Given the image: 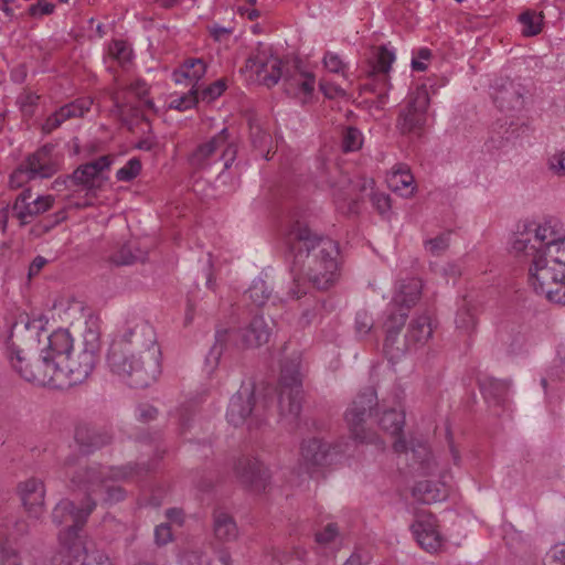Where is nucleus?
<instances>
[{"label":"nucleus","mask_w":565,"mask_h":565,"mask_svg":"<svg viewBox=\"0 0 565 565\" xmlns=\"http://www.w3.org/2000/svg\"><path fill=\"white\" fill-rule=\"evenodd\" d=\"M63 475L70 481V488L84 495L79 505L68 499L61 500L52 512L53 522L66 524L65 533L60 534L67 547L75 541H82L77 532L95 510L98 502L114 504L122 501L126 490L121 482L139 477L149 468L140 465L108 467L97 462H87L78 456H68L63 461Z\"/></svg>","instance_id":"1"},{"label":"nucleus","mask_w":565,"mask_h":565,"mask_svg":"<svg viewBox=\"0 0 565 565\" xmlns=\"http://www.w3.org/2000/svg\"><path fill=\"white\" fill-rule=\"evenodd\" d=\"M161 347L154 328L146 320H131L115 339L107 365L127 386L146 388L161 374Z\"/></svg>","instance_id":"2"},{"label":"nucleus","mask_w":565,"mask_h":565,"mask_svg":"<svg viewBox=\"0 0 565 565\" xmlns=\"http://www.w3.org/2000/svg\"><path fill=\"white\" fill-rule=\"evenodd\" d=\"M285 243L294 257V268L301 271L319 290L329 289L338 278L339 248L329 237L312 234L301 221L290 223Z\"/></svg>","instance_id":"3"},{"label":"nucleus","mask_w":565,"mask_h":565,"mask_svg":"<svg viewBox=\"0 0 565 565\" xmlns=\"http://www.w3.org/2000/svg\"><path fill=\"white\" fill-rule=\"evenodd\" d=\"M407 312H390L385 322L386 337L384 350L390 359H398L406 352L416 349L427 342L433 334L431 319L428 313H423L412 320L405 339L398 340V332L404 327Z\"/></svg>","instance_id":"4"},{"label":"nucleus","mask_w":565,"mask_h":565,"mask_svg":"<svg viewBox=\"0 0 565 565\" xmlns=\"http://www.w3.org/2000/svg\"><path fill=\"white\" fill-rule=\"evenodd\" d=\"M534 243L526 235H521L514 239L512 249L516 255H524L531 257V266L529 268V281L533 287L534 291L541 295L540 281L536 278V269L543 265L544 258H546L548 248L552 244L561 242L564 237H559L556 231V224H553L551 220L544 221L535 226Z\"/></svg>","instance_id":"5"},{"label":"nucleus","mask_w":565,"mask_h":565,"mask_svg":"<svg viewBox=\"0 0 565 565\" xmlns=\"http://www.w3.org/2000/svg\"><path fill=\"white\" fill-rule=\"evenodd\" d=\"M536 278L542 296L565 306V237L548 248L543 265L536 269Z\"/></svg>","instance_id":"6"},{"label":"nucleus","mask_w":565,"mask_h":565,"mask_svg":"<svg viewBox=\"0 0 565 565\" xmlns=\"http://www.w3.org/2000/svg\"><path fill=\"white\" fill-rule=\"evenodd\" d=\"M267 409V399H257L254 387L243 385L232 396L226 418L235 427L246 425L248 429H256L266 423Z\"/></svg>","instance_id":"7"},{"label":"nucleus","mask_w":565,"mask_h":565,"mask_svg":"<svg viewBox=\"0 0 565 565\" xmlns=\"http://www.w3.org/2000/svg\"><path fill=\"white\" fill-rule=\"evenodd\" d=\"M302 375L297 360L286 361L281 366L279 379L278 408L281 419L292 424L298 419L302 408Z\"/></svg>","instance_id":"8"},{"label":"nucleus","mask_w":565,"mask_h":565,"mask_svg":"<svg viewBox=\"0 0 565 565\" xmlns=\"http://www.w3.org/2000/svg\"><path fill=\"white\" fill-rule=\"evenodd\" d=\"M379 407L377 394L373 387L361 391L345 411L344 419L351 436L359 443L377 444L380 438L365 427L366 419Z\"/></svg>","instance_id":"9"},{"label":"nucleus","mask_w":565,"mask_h":565,"mask_svg":"<svg viewBox=\"0 0 565 565\" xmlns=\"http://www.w3.org/2000/svg\"><path fill=\"white\" fill-rule=\"evenodd\" d=\"M98 361L97 348L94 344L85 347L78 351L75 355L70 354V360H66L64 364L58 369L54 367V371H47V373H39L35 376L41 382H50L60 377L62 386L64 385H76L85 381L96 366Z\"/></svg>","instance_id":"10"},{"label":"nucleus","mask_w":565,"mask_h":565,"mask_svg":"<svg viewBox=\"0 0 565 565\" xmlns=\"http://www.w3.org/2000/svg\"><path fill=\"white\" fill-rule=\"evenodd\" d=\"M237 147L228 141L227 129H222L217 135L200 143L189 157L190 164L195 169H205L211 164L223 161L224 170L235 161Z\"/></svg>","instance_id":"11"},{"label":"nucleus","mask_w":565,"mask_h":565,"mask_svg":"<svg viewBox=\"0 0 565 565\" xmlns=\"http://www.w3.org/2000/svg\"><path fill=\"white\" fill-rule=\"evenodd\" d=\"M429 102V94L425 86L417 87L408 95L396 121V128L402 135L420 136L423 134L428 119Z\"/></svg>","instance_id":"12"},{"label":"nucleus","mask_w":565,"mask_h":565,"mask_svg":"<svg viewBox=\"0 0 565 565\" xmlns=\"http://www.w3.org/2000/svg\"><path fill=\"white\" fill-rule=\"evenodd\" d=\"M110 164V157L102 156L96 160L81 164L72 174L64 179L57 178L54 181V185L55 188L62 184L67 188L78 186L86 192V195L93 198L105 181L103 172L109 169Z\"/></svg>","instance_id":"13"},{"label":"nucleus","mask_w":565,"mask_h":565,"mask_svg":"<svg viewBox=\"0 0 565 565\" xmlns=\"http://www.w3.org/2000/svg\"><path fill=\"white\" fill-rule=\"evenodd\" d=\"M8 355L12 367L25 381L36 385L62 387V381L60 377H56V380H52L50 382H41L35 379L39 373H47V371L53 372L54 367L57 366L52 362V360L45 359L43 353L36 360L31 361L24 350L12 341L8 348Z\"/></svg>","instance_id":"14"},{"label":"nucleus","mask_w":565,"mask_h":565,"mask_svg":"<svg viewBox=\"0 0 565 565\" xmlns=\"http://www.w3.org/2000/svg\"><path fill=\"white\" fill-rule=\"evenodd\" d=\"M55 203L51 194L34 196L31 189H25L18 194L12 204V215L21 225L33 222L41 214L50 211Z\"/></svg>","instance_id":"15"},{"label":"nucleus","mask_w":565,"mask_h":565,"mask_svg":"<svg viewBox=\"0 0 565 565\" xmlns=\"http://www.w3.org/2000/svg\"><path fill=\"white\" fill-rule=\"evenodd\" d=\"M284 62L268 50H258L246 62V67L256 74L257 81L266 86H275L282 77Z\"/></svg>","instance_id":"16"},{"label":"nucleus","mask_w":565,"mask_h":565,"mask_svg":"<svg viewBox=\"0 0 565 565\" xmlns=\"http://www.w3.org/2000/svg\"><path fill=\"white\" fill-rule=\"evenodd\" d=\"M393 449L397 454H404L406 460H412L411 467L419 473L431 475L435 471L436 462L425 441L412 439L408 447L407 443L398 437L393 444Z\"/></svg>","instance_id":"17"},{"label":"nucleus","mask_w":565,"mask_h":565,"mask_svg":"<svg viewBox=\"0 0 565 565\" xmlns=\"http://www.w3.org/2000/svg\"><path fill=\"white\" fill-rule=\"evenodd\" d=\"M412 530L416 541L425 551L436 553L441 548L444 537L439 532L437 519L433 514L418 513Z\"/></svg>","instance_id":"18"},{"label":"nucleus","mask_w":565,"mask_h":565,"mask_svg":"<svg viewBox=\"0 0 565 565\" xmlns=\"http://www.w3.org/2000/svg\"><path fill=\"white\" fill-rule=\"evenodd\" d=\"M281 79L285 92L290 96H307L315 88V76L303 71L298 61L284 64Z\"/></svg>","instance_id":"19"},{"label":"nucleus","mask_w":565,"mask_h":565,"mask_svg":"<svg viewBox=\"0 0 565 565\" xmlns=\"http://www.w3.org/2000/svg\"><path fill=\"white\" fill-rule=\"evenodd\" d=\"M234 471L242 483L250 487L255 491L266 489L269 473L267 468L256 458H239L234 466Z\"/></svg>","instance_id":"20"},{"label":"nucleus","mask_w":565,"mask_h":565,"mask_svg":"<svg viewBox=\"0 0 565 565\" xmlns=\"http://www.w3.org/2000/svg\"><path fill=\"white\" fill-rule=\"evenodd\" d=\"M21 502L33 518H39L44 512L45 487L42 480L30 478L19 483L18 487Z\"/></svg>","instance_id":"21"},{"label":"nucleus","mask_w":565,"mask_h":565,"mask_svg":"<svg viewBox=\"0 0 565 565\" xmlns=\"http://www.w3.org/2000/svg\"><path fill=\"white\" fill-rule=\"evenodd\" d=\"M394 61L395 53L387 46L382 45L376 49L369 76L374 78L376 85L383 86V88L379 90V98L382 103H384V99L387 96V90L391 87L388 73Z\"/></svg>","instance_id":"22"},{"label":"nucleus","mask_w":565,"mask_h":565,"mask_svg":"<svg viewBox=\"0 0 565 565\" xmlns=\"http://www.w3.org/2000/svg\"><path fill=\"white\" fill-rule=\"evenodd\" d=\"M525 88L522 84L504 79L494 90L493 100L501 110H520L524 105Z\"/></svg>","instance_id":"23"},{"label":"nucleus","mask_w":565,"mask_h":565,"mask_svg":"<svg viewBox=\"0 0 565 565\" xmlns=\"http://www.w3.org/2000/svg\"><path fill=\"white\" fill-rule=\"evenodd\" d=\"M47 340V347L42 350V353L60 369L73 353V339L67 330H57Z\"/></svg>","instance_id":"24"},{"label":"nucleus","mask_w":565,"mask_h":565,"mask_svg":"<svg viewBox=\"0 0 565 565\" xmlns=\"http://www.w3.org/2000/svg\"><path fill=\"white\" fill-rule=\"evenodd\" d=\"M23 167L34 179H47L57 172V166L51 157V149L44 146L35 152L29 154L22 161Z\"/></svg>","instance_id":"25"},{"label":"nucleus","mask_w":565,"mask_h":565,"mask_svg":"<svg viewBox=\"0 0 565 565\" xmlns=\"http://www.w3.org/2000/svg\"><path fill=\"white\" fill-rule=\"evenodd\" d=\"M422 281L418 278H409L403 281L392 301L391 312H407L418 301L422 294Z\"/></svg>","instance_id":"26"},{"label":"nucleus","mask_w":565,"mask_h":565,"mask_svg":"<svg viewBox=\"0 0 565 565\" xmlns=\"http://www.w3.org/2000/svg\"><path fill=\"white\" fill-rule=\"evenodd\" d=\"M329 446L320 439L312 438L301 445L300 466L308 473L326 462Z\"/></svg>","instance_id":"27"},{"label":"nucleus","mask_w":565,"mask_h":565,"mask_svg":"<svg viewBox=\"0 0 565 565\" xmlns=\"http://www.w3.org/2000/svg\"><path fill=\"white\" fill-rule=\"evenodd\" d=\"M67 565H113L108 556L100 551H89L83 541H75L68 546Z\"/></svg>","instance_id":"28"},{"label":"nucleus","mask_w":565,"mask_h":565,"mask_svg":"<svg viewBox=\"0 0 565 565\" xmlns=\"http://www.w3.org/2000/svg\"><path fill=\"white\" fill-rule=\"evenodd\" d=\"M412 493L418 502L431 504L447 499L449 489L444 482L425 480L417 482Z\"/></svg>","instance_id":"29"},{"label":"nucleus","mask_w":565,"mask_h":565,"mask_svg":"<svg viewBox=\"0 0 565 565\" xmlns=\"http://www.w3.org/2000/svg\"><path fill=\"white\" fill-rule=\"evenodd\" d=\"M213 533L220 542L235 541L238 536L235 519L224 510H215L213 513Z\"/></svg>","instance_id":"30"},{"label":"nucleus","mask_w":565,"mask_h":565,"mask_svg":"<svg viewBox=\"0 0 565 565\" xmlns=\"http://www.w3.org/2000/svg\"><path fill=\"white\" fill-rule=\"evenodd\" d=\"M271 328L263 316H255L248 327L242 330L243 343L246 347H259L269 341Z\"/></svg>","instance_id":"31"},{"label":"nucleus","mask_w":565,"mask_h":565,"mask_svg":"<svg viewBox=\"0 0 565 565\" xmlns=\"http://www.w3.org/2000/svg\"><path fill=\"white\" fill-rule=\"evenodd\" d=\"M480 388L488 403L505 406L509 398L510 382L494 377H486L480 383Z\"/></svg>","instance_id":"32"},{"label":"nucleus","mask_w":565,"mask_h":565,"mask_svg":"<svg viewBox=\"0 0 565 565\" xmlns=\"http://www.w3.org/2000/svg\"><path fill=\"white\" fill-rule=\"evenodd\" d=\"M75 439L83 450L92 451L110 444L113 436L107 430L78 427L75 431Z\"/></svg>","instance_id":"33"},{"label":"nucleus","mask_w":565,"mask_h":565,"mask_svg":"<svg viewBox=\"0 0 565 565\" xmlns=\"http://www.w3.org/2000/svg\"><path fill=\"white\" fill-rule=\"evenodd\" d=\"M387 184L392 191L405 198L412 196L415 190L414 177L405 166H399L387 177Z\"/></svg>","instance_id":"34"},{"label":"nucleus","mask_w":565,"mask_h":565,"mask_svg":"<svg viewBox=\"0 0 565 565\" xmlns=\"http://www.w3.org/2000/svg\"><path fill=\"white\" fill-rule=\"evenodd\" d=\"M206 73V63L202 58H188L181 67L173 72L175 83H182L189 79L196 86L198 82Z\"/></svg>","instance_id":"35"},{"label":"nucleus","mask_w":565,"mask_h":565,"mask_svg":"<svg viewBox=\"0 0 565 565\" xmlns=\"http://www.w3.org/2000/svg\"><path fill=\"white\" fill-rule=\"evenodd\" d=\"M455 322L462 332H472L477 326V305L465 298L458 308Z\"/></svg>","instance_id":"36"},{"label":"nucleus","mask_w":565,"mask_h":565,"mask_svg":"<svg viewBox=\"0 0 565 565\" xmlns=\"http://www.w3.org/2000/svg\"><path fill=\"white\" fill-rule=\"evenodd\" d=\"M145 258L146 253L139 249L135 243L128 242L111 254L110 262L117 266H127L142 262Z\"/></svg>","instance_id":"37"},{"label":"nucleus","mask_w":565,"mask_h":565,"mask_svg":"<svg viewBox=\"0 0 565 565\" xmlns=\"http://www.w3.org/2000/svg\"><path fill=\"white\" fill-rule=\"evenodd\" d=\"M405 424V414L402 411L395 408L385 409L379 419V425L382 429L390 433L393 436L398 435Z\"/></svg>","instance_id":"38"},{"label":"nucleus","mask_w":565,"mask_h":565,"mask_svg":"<svg viewBox=\"0 0 565 565\" xmlns=\"http://www.w3.org/2000/svg\"><path fill=\"white\" fill-rule=\"evenodd\" d=\"M227 330H217L215 334V343L211 348L210 352L205 358V364L207 372L212 373L218 365L220 359L223 354L224 343L227 339Z\"/></svg>","instance_id":"39"},{"label":"nucleus","mask_w":565,"mask_h":565,"mask_svg":"<svg viewBox=\"0 0 565 565\" xmlns=\"http://www.w3.org/2000/svg\"><path fill=\"white\" fill-rule=\"evenodd\" d=\"M519 21L522 25V34L525 36L537 35L542 30L543 17L534 11L523 12L519 17Z\"/></svg>","instance_id":"40"},{"label":"nucleus","mask_w":565,"mask_h":565,"mask_svg":"<svg viewBox=\"0 0 565 565\" xmlns=\"http://www.w3.org/2000/svg\"><path fill=\"white\" fill-rule=\"evenodd\" d=\"M247 295L257 307H262L270 298L271 290L264 279L257 278L248 288Z\"/></svg>","instance_id":"41"},{"label":"nucleus","mask_w":565,"mask_h":565,"mask_svg":"<svg viewBox=\"0 0 565 565\" xmlns=\"http://www.w3.org/2000/svg\"><path fill=\"white\" fill-rule=\"evenodd\" d=\"M92 104L93 100L89 97H82L62 106V108L64 109L65 116L68 120L83 117L87 111H89Z\"/></svg>","instance_id":"42"},{"label":"nucleus","mask_w":565,"mask_h":565,"mask_svg":"<svg viewBox=\"0 0 565 565\" xmlns=\"http://www.w3.org/2000/svg\"><path fill=\"white\" fill-rule=\"evenodd\" d=\"M363 135L352 126L347 127L342 132V149L344 152L356 151L362 147Z\"/></svg>","instance_id":"43"},{"label":"nucleus","mask_w":565,"mask_h":565,"mask_svg":"<svg viewBox=\"0 0 565 565\" xmlns=\"http://www.w3.org/2000/svg\"><path fill=\"white\" fill-rule=\"evenodd\" d=\"M450 243V232L441 233L434 238L426 239L424 243L425 249L433 256H440L444 254Z\"/></svg>","instance_id":"44"},{"label":"nucleus","mask_w":565,"mask_h":565,"mask_svg":"<svg viewBox=\"0 0 565 565\" xmlns=\"http://www.w3.org/2000/svg\"><path fill=\"white\" fill-rule=\"evenodd\" d=\"M109 55L119 64L125 65L130 62L132 51L125 41L115 40L109 45Z\"/></svg>","instance_id":"45"},{"label":"nucleus","mask_w":565,"mask_h":565,"mask_svg":"<svg viewBox=\"0 0 565 565\" xmlns=\"http://www.w3.org/2000/svg\"><path fill=\"white\" fill-rule=\"evenodd\" d=\"M39 98V95L32 92H24L18 96L17 104L23 116L32 117L34 115Z\"/></svg>","instance_id":"46"},{"label":"nucleus","mask_w":565,"mask_h":565,"mask_svg":"<svg viewBox=\"0 0 565 565\" xmlns=\"http://www.w3.org/2000/svg\"><path fill=\"white\" fill-rule=\"evenodd\" d=\"M141 171V162L138 158H131L129 161L116 172L119 181L129 182L134 180Z\"/></svg>","instance_id":"47"},{"label":"nucleus","mask_w":565,"mask_h":565,"mask_svg":"<svg viewBox=\"0 0 565 565\" xmlns=\"http://www.w3.org/2000/svg\"><path fill=\"white\" fill-rule=\"evenodd\" d=\"M250 140L255 148L264 150L271 142V137L260 125L252 124Z\"/></svg>","instance_id":"48"},{"label":"nucleus","mask_w":565,"mask_h":565,"mask_svg":"<svg viewBox=\"0 0 565 565\" xmlns=\"http://www.w3.org/2000/svg\"><path fill=\"white\" fill-rule=\"evenodd\" d=\"M67 120L64 109L60 107L56 111L51 114L42 125V131L44 134H51L53 130L61 127L63 122Z\"/></svg>","instance_id":"49"},{"label":"nucleus","mask_w":565,"mask_h":565,"mask_svg":"<svg viewBox=\"0 0 565 565\" xmlns=\"http://www.w3.org/2000/svg\"><path fill=\"white\" fill-rule=\"evenodd\" d=\"M323 65L329 72L345 75V64L340 56L333 52H327L324 54Z\"/></svg>","instance_id":"50"},{"label":"nucleus","mask_w":565,"mask_h":565,"mask_svg":"<svg viewBox=\"0 0 565 565\" xmlns=\"http://www.w3.org/2000/svg\"><path fill=\"white\" fill-rule=\"evenodd\" d=\"M225 88H226L225 79H223V78L217 79L216 82L204 87L201 90V98L203 100H207V102L214 100L215 98H217L222 95V93L225 90Z\"/></svg>","instance_id":"51"},{"label":"nucleus","mask_w":565,"mask_h":565,"mask_svg":"<svg viewBox=\"0 0 565 565\" xmlns=\"http://www.w3.org/2000/svg\"><path fill=\"white\" fill-rule=\"evenodd\" d=\"M33 180L29 171L23 167L22 162L11 173L9 183L12 189L21 188L24 183Z\"/></svg>","instance_id":"52"},{"label":"nucleus","mask_w":565,"mask_h":565,"mask_svg":"<svg viewBox=\"0 0 565 565\" xmlns=\"http://www.w3.org/2000/svg\"><path fill=\"white\" fill-rule=\"evenodd\" d=\"M199 90H200V87H195V85H193L191 90H190L191 95L183 96V97H180L178 99H174L172 102L173 107L179 109V110H185V109L191 108L199 100V96H198L199 95Z\"/></svg>","instance_id":"53"},{"label":"nucleus","mask_w":565,"mask_h":565,"mask_svg":"<svg viewBox=\"0 0 565 565\" xmlns=\"http://www.w3.org/2000/svg\"><path fill=\"white\" fill-rule=\"evenodd\" d=\"M338 534H339V529H338L337 524L329 523L323 527V530L319 531L316 534V541L321 545H327V544L333 542L334 539L338 536Z\"/></svg>","instance_id":"54"},{"label":"nucleus","mask_w":565,"mask_h":565,"mask_svg":"<svg viewBox=\"0 0 565 565\" xmlns=\"http://www.w3.org/2000/svg\"><path fill=\"white\" fill-rule=\"evenodd\" d=\"M544 565H565V545L554 546L546 554Z\"/></svg>","instance_id":"55"},{"label":"nucleus","mask_w":565,"mask_h":565,"mask_svg":"<svg viewBox=\"0 0 565 565\" xmlns=\"http://www.w3.org/2000/svg\"><path fill=\"white\" fill-rule=\"evenodd\" d=\"M185 565H211V559L201 551H189L182 555Z\"/></svg>","instance_id":"56"},{"label":"nucleus","mask_w":565,"mask_h":565,"mask_svg":"<svg viewBox=\"0 0 565 565\" xmlns=\"http://www.w3.org/2000/svg\"><path fill=\"white\" fill-rule=\"evenodd\" d=\"M0 563L1 565H21V557L14 548L3 545L0 548Z\"/></svg>","instance_id":"57"},{"label":"nucleus","mask_w":565,"mask_h":565,"mask_svg":"<svg viewBox=\"0 0 565 565\" xmlns=\"http://www.w3.org/2000/svg\"><path fill=\"white\" fill-rule=\"evenodd\" d=\"M158 411L150 404H139L136 408V417L141 423H149L157 418Z\"/></svg>","instance_id":"58"},{"label":"nucleus","mask_w":565,"mask_h":565,"mask_svg":"<svg viewBox=\"0 0 565 565\" xmlns=\"http://www.w3.org/2000/svg\"><path fill=\"white\" fill-rule=\"evenodd\" d=\"M373 327V319L366 312H358L355 317V330L360 335H365Z\"/></svg>","instance_id":"59"},{"label":"nucleus","mask_w":565,"mask_h":565,"mask_svg":"<svg viewBox=\"0 0 565 565\" xmlns=\"http://www.w3.org/2000/svg\"><path fill=\"white\" fill-rule=\"evenodd\" d=\"M371 202L380 214H384L391 209L390 196L383 192H372Z\"/></svg>","instance_id":"60"},{"label":"nucleus","mask_w":565,"mask_h":565,"mask_svg":"<svg viewBox=\"0 0 565 565\" xmlns=\"http://www.w3.org/2000/svg\"><path fill=\"white\" fill-rule=\"evenodd\" d=\"M55 6L46 0H36L35 3L29 7V13L32 17H41L51 14L54 11Z\"/></svg>","instance_id":"61"},{"label":"nucleus","mask_w":565,"mask_h":565,"mask_svg":"<svg viewBox=\"0 0 565 565\" xmlns=\"http://www.w3.org/2000/svg\"><path fill=\"white\" fill-rule=\"evenodd\" d=\"M154 540L158 545H166L172 540V532L169 524L162 523L154 529Z\"/></svg>","instance_id":"62"},{"label":"nucleus","mask_w":565,"mask_h":565,"mask_svg":"<svg viewBox=\"0 0 565 565\" xmlns=\"http://www.w3.org/2000/svg\"><path fill=\"white\" fill-rule=\"evenodd\" d=\"M193 422V413L189 408H181L179 412V434L184 435Z\"/></svg>","instance_id":"63"},{"label":"nucleus","mask_w":565,"mask_h":565,"mask_svg":"<svg viewBox=\"0 0 565 565\" xmlns=\"http://www.w3.org/2000/svg\"><path fill=\"white\" fill-rule=\"evenodd\" d=\"M550 169L558 175H565V151L551 157Z\"/></svg>","instance_id":"64"}]
</instances>
